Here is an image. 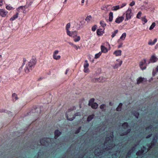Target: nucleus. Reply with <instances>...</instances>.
I'll return each instance as SVG.
<instances>
[{"label": "nucleus", "mask_w": 158, "mask_h": 158, "mask_svg": "<svg viewBox=\"0 0 158 158\" xmlns=\"http://www.w3.org/2000/svg\"><path fill=\"white\" fill-rule=\"evenodd\" d=\"M113 137L114 133L112 131L110 136L106 138L104 143L102 144V146H99V148L95 149V155L100 156L99 158H102V157L108 153L109 155H112V158H118L120 155V151L118 149L114 150L116 146L113 142Z\"/></svg>", "instance_id": "obj_1"}, {"label": "nucleus", "mask_w": 158, "mask_h": 158, "mask_svg": "<svg viewBox=\"0 0 158 158\" xmlns=\"http://www.w3.org/2000/svg\"><path fill=\"white\" fill-rule=\"evenodd\" d=\"M36 63V58L35 57H32L30 60L26 64V67L24 69L26 73H28L31 71L32 69L34 68Z\"/></svg>", "instance_id": "obj_2"}, {"label": "nucleus", "mask_w": 158, "mask_h": 158, "mask_svg": "<svg viewBox=\"0 0 158 158\" xmlns=\"http://www.w3.org/2000/svg\"><path fill=\"white\" fill-rule=\"evenodd\" d=\"M51 141V139L49 138H45L40 140V143L42 146H45V147H47L50 144L49 141Z\"/></svg>", "instance_id": "obj_3"}, {"label": "nucleus", "mask_w": 158, "mask_h": 158, "mask_svg": "<svg viewBox=\"0 0 158 158\" xmlns=\"http://www.w3.org/2000/svg\"><path fill=\"white\" fill-rule=\"evenodd\" d=\"M157 136L153 137L152 143L148 144V145L149 150L153 148L156 145L157 143Z\"/></svg>", "instance_id": "obj_4"}, {"label": "nucleus", "mask_w": 158, "mask_h": 158, "mask_svg": "<svg viewBox=\"0 0 158 158\" xmlns=\"http://www.w3.org/2000/svg\"><path fill=\"white\" fill-rule=\"evenodd\" d=\"M148 151V148H147L143 146L141 148L140 150H139L136 153V155L137 156H141L145 154Z\"/></svg>", "instance_id": "obj_5"}, {"label": "nucleus", "mask_w": 158, "mask_h": 158, "mask_svg": "<svg viewBox=\"0 0 158 158\" xmlns=\"http://www.w3.org/2000/svg\"><path fill=\"white\" fill-rule=\"evenodd\" d=\"M132 16V14L131 13V9L129 8L126 12L125 20H127L131 19Z\"/></svg>", "instance_id": "obj_6"}, {"label": "nucleus", "mask_w": 158, "mask_h": 158, "mask_svg": "<svg viewBox=\"0 0 158 158\" xmlns=\"http://www.w3.org/2000/svg\"><path fill=\"white\" fill-rule=\"evenodd\" d=\"M137 145H135V147H133L131 149L129 150L127 154V156L126 158H130L131 154L135 153V147Z\"/></svg>", "instance_id": "obj_7"}, {"label": "nucleus", "mask_w": 158, "mask_h": 158, "mask_svg": "<svg viewBox=\"0 0 158 158\" xmlns=\"http://www.w3.org/2000/svg\"><path fill=\"white\" fill-rule=\"evenodd\" d=\"M74 107H73V109L71 110V109H69L68 110V112L67 113H66L65 115L66 117L67 118V119L69 120V121H72L75 118V117L77 115H76V114H75L72 118H69V117L68 116V113H69L71 111V110H73L74 109Z\"/></svg>", "instance_id": "obj_8"}, {"label": "nucleus", "mask_w": 158, "mask_h": 158, "mask_svg": "<svg viewBox=\"0 0 158 158\" xmlns=\"http://www.w3.org/2000/svg\"><path fill=\"white\" fill-rule=\"evenodd\" d=\"M59 51L58 50H56L54 51L53 54V58L56 60H58L60 59V56L58 55L57 56V54L58 53Z\"/></svg>", "instance_id": "obj_9"}, {"label": "nucleus", "mask_w": 158, "mask_h": 158, "mask_svg": "<svg viewBox=\"0 0 158 158\" xmlns=\"http://www.w3.org/2000/svg\"><path fill=\"white\" fill-rule=\"evenodd\" d=\"M8 12L7 11L5 10H4L1 9L0 10V15L2 17H5L8 13Z\"/></svg>", "instance_id": "obj_10"}, {"label": "nucleus", "mask_w": 158, "mask_h": 158, "mask_svg": "<svg viewBox=\"0 0 158 158\" xmlns=\"http://www.w3.org/2000/svg\"><path fill=\"white\" fill-rule=\"evenodd\" d=\"M124 19V17L123 16L118 17L116 18L115 20V22L118 23H119L122 22Z\"/></svg>", "instance_id": "obj_11"}, {"label": "nucleus", "mask_w": 158, "mask_h": 158, "mask_svg": "<svg viewBox=\"0 0 158 158\" xmlns=\"http://www.w3.org/2000/svg\"><path fill=\"white\" fill-rule=\"evenodd\" d=\"M77 32L76 31L72 32L70 31V33H69V35H68L70 37L75 38L77 36Z\"/></svg>", "instance_id": "obj_12"}, {"label": "nucleus", "mask_w": 158, "mask_h": 158, "mask_svg": "<svg viewBox=\"0 0 158 158\" xmlns=\"http://www.w3.org/2000/svg\"><path fill=\"white\" fill-rule=\"evenodd\" d=\"M55 137L54 138L55 139H57V138L61 134V133L60 131H59L58 130H56L55 131Z\"/></svg>", "instance_id": "obj_13"}, {"label": "nucleus", "mask_w": 158, "mask_h": 158, "mask_svg": "<svg viewBox=\"0 0 158 158\" xmlns=\"http://www.w3.org/2000/svg\"><path fill=\"white\" fill-rule=\"evenodd\" d=\"M146 60L145 59H144L143 61H142L140 63V66L141 69L142 70L145 69L146 68V67L145 65L144 67L143 66V65L144 64H145L146 63Z\"/></svg>", "instance_id": "obj_14"}, {"label": "nucleus", "mask_w": 158, "mask_h": 158, "mask_svg": "<svg viewBox=\"0 0 158 158\" xmlns=\"http://www.w3.org/2000/svg\"><path fill=\"white\" fill-rule=\"evenodd\" d=\"M40 145L38 144V143L35 144H34V145L32 146L31 147V148L32 149H36L35 150H37V149H38L39 148H40Z\"/></svg>", "instance_id": "obj_15"}, {"label": "nucleus", "mask_w": 158, "mask_h": 158, "mask_svg": "<svg viewBox=\"0 0 158 158\" xmlns=\"http://www.w3.org/2000/svg\"><path fill=\"white\" fill-rule=\"evenodd\" d=\"M158 58L154 56H152L150 59V60L152 62H155L158 60Z\"/></svg>", "instance_id": "obj_16"}, {"label": "nucleus", "mask_w": 158, "mask_h": 158, "mask_svg": "<svg viewBox=\"0 0 158 158\" xmlns=\"http://www.w3.org/2000/svg\"><path fill=\"white\" fill-rule=\"evenodd\" d=\"M122 51L121 50H116L114 52V54L116 56H121V55Z\"/></svg>", "instance_id": "obj_17"}, {"label": "nucleus", "mask_w": 158, "mask_h": 158, "mask_svg": "<svg viewBox=\"0 0 158 158\" xmlns=\"http://www.w3.org/2000/svg\"><path fill=\"white\" fill-rule=\"evenodd\" d=\"M70 27V24L69 23H68L66 27V32L67 35H69V33H70V31L69 29Z\"/></svg>", "instance_id": "obj_18"}, {"label": "nucleus", "mask_w": 158, "mask_h": 158, "mask_svg": "<svg viewBox=\"0 0 158 158\" xmlns=\"http://www.w3.org/2000/svg\"><path fill=\"white\" fill-rule=\"evenodd\" d=\"M97 33L98 35H101L103 33V30L102 29H98L97 31Z\"/></svg>", "instance_id": "obj_19"}, {"label": "nucleus", "mask_w": 158, "mask_h": 158, "mask_svg": "<svg viewBox=\"0 0 158 158\" xmlns=\"http://www.w3.org/2000/svg\"><path fill=\"white\" fill-rule=\"evenodd\" d=\"M113 19V13L112 12H110L109 14V22H111Z\"/></svg>", "instance_id": "obj_20"}, {"label": "nucleus", "mask_w": 158, "mask_h": 158, "mask_svg": "<svg viewBox=\"0 0 158 158\" xmlns=\"http://www.w3.org/2000/svg\"><path fill=\"white\" fill-rule=\"evenodd\" d=\"M144 77H140L138 78L137 79V83L139 84L140 83H141L144 80Z\"/></svg>", "instance_id": "obj_21"}, {"label": "nucleus", "mask_w": 158, "mask_h": 158, "mask_svg": "<svg viewBox=\"0 0 158 158\" xmlns=\"http://www.w3.org/2000/svg\"><path fill=\"white\" fill-rule=\"evenodd\" d=\"M131 131V129H129L126 131L122 133L121 135V136H124L127 135Z\"/></svg>", "instance_id": "obj_22"}, {"label": "nucleus", "mask_w": 158, "mask_h": 158, "mask_svg": "<svg viewBox=\"0 0 158 158\" xmlns=\"http://www.w3.org/2000/svg\"><path fill=\"white\" fill-rule=\"evenodd\" d=\"M19 14L18 13H16V14L14 15L10 19V21H12L17 18L18 17Z\"/></svg>", "instance_id": "obj_23"}, {"label": "nucleus", "mask_w": 158, "mask_h": 158, "mask_svg": "<svg viewBox=\"0 0 158 158\" xmlns=\"http://www.w3.org/2000/svg\"><path fill=\"white\" fill-rule=\"evenodd\" d=\"M98 81L99 82H104L106 81V79L102 77H101L98 78H97Z\"/></svg>", "instance_id": "obj_24"}, {"label": "nucleus", "mask_w": 158, "mask_h": 158, "mask_svg": "<svg viewBox=\"0 0 158 158\" xmlns=\"http://www.w3.org/2000/svg\"><path fill=\"white\" fill-rule=\"evenodd\" d=\"M101 50L102 52L106 53L108 51L107 48L103 45L101 46Z\"/></svg>", "instance_id": "obj_25"}, {"label": "nucleus", "mask_w": 158, "mask_h": 158, "mask_svg": "<svg viewBox=\"0 0 158 158\" xmlns=\"http://www.w3.org/2000/svg\"><path fill=\"white\" fill-rule=\"evenodd\" d=\"M156 39H154L153 42H152V40H150L149 41L148 44L149 45H152L155 44L156 42Z\"/></svg>", "instance_id": "obj_26"}, {"label": "nucleus", "mask_w": 158, "mask_h": 158, "mask_svg": "<svg viewBox=\"0 0 158 158\" xmlns=\"http://www.w3.org/2000/svg\"><path fill=\"white\" fill-rule=\"evenodd\" d=\"M157 73H158V65L155 69V70H153L152 71V74L154 76Z\"/></svg>", "instance_id": "obj_27"}, {"label": "nucleus", "mask_w": 158, "mask_h": 158, "mask_svg": "<svg viewBox=\"0 0 158 158\" xmlns=\"http://www.w3.org/2000/svg\"><path fill=\"white\" fill-rule=\"evenodd\" d=\"M91 107L92 108L96 109L98 107V104L96 103H94L91 104Z\"/></svg>", "instance_id": "obj_28"}, {"label": "nucleus", "mask_w": 158, "mask_h": 158, "mask_svg": "<svg viewBox=\"0 0 158 158\" xmlns=\"http://www.w3.org/2000/svg\"><path fill=\"white\" fill-rule=\"evenodd\" d=\"M94 116V114H92L89 116L87 118V121L88 122H90L92 119L93 118Z\"/></svg>", "instance_id": "obj_29"}, {"label": "nucleus", "mask_w": 158, "mask_h": 158, "mask_svg": "<svg viewBox=\"0 0 158 158\" xmlns=\"http://www.w3.org/2000/svg\"><path fill=\"white\" fill-rule=\"evenodd\" d=\"M133 114L136 118H138L139 115V113L137 111H134L133 112Z\"/></svg>", "instance_id": "obj_30"}, {"label": "nucleus", "mask_w": 158, "mask_h": 158, "mask_svg": "<svg viewBox=\"0 0 158 158\" xmlns=\"http://www.w3.org/2000/svg\"><path fill=\"white\" fill-rule=\"evenodd\" d=\"M123 105V104L122 103H119L118 106L116 108V110L117 111H121L122 109V107Z\"/></svg>", "instance_id": "obj_31"}, {"label": "nucleus", "mask_w": 158, "mask_h": 158, "mask_svg": "<svg viewBox=\"0 0 158 158\" xmlns=\"http://www.w3.org/2000/svg\"><path fill=\"white\" fill-rule=\"evenodd\" d=\"M122 63V61H120V62L118 64H116L115 66H114V69H116L118 68L119 66H120Z\"/></svg>", "instance_id": "obj_32"}, {"label": "nucleus", "mask_w": 158, "mask_h": 158, "mask_svg": "<svg viewBox=\"0 0 158 158\" xmlns=\"http://www.w3.org/2000/svg\"><path fill=\"white\" fill-rule=\"evenodd\" d=\"M122 126L124 129H125L128 127V125L127 123L125 122L122 124Z\"/></svg>", "instance_id": "obj_33"}, {"label": "nucleus", "mask_w": 158, "mask_h": 158, "mask_svg": "<svg viewBox=\"0 0 158 158\" xmlns=\"http://www.w3.org/2000/svg\"><path fill=\"white\" fill-rule=\"evenodd\" d=\"M120 8V5H117L113 6L112 9L113 10H116Z\"/></svg>", "instance_id": "obj_34"}, {"label": "nucleus", "mask_w": 158, "mask_h": 158, "mask_svg": "<svg viewBox=\"0 0 158 158\" xmlns=\"http://www.w3.org/2000/svg\"><path fill=\"white\" fill-rule=\"evenodd\" d=\"M126 33H123L120 37V39L122 40H124L126 37Z\"/></svg>", "instance_id": "obj_35"}, {"label": "nucleus", "mask_w": 158, "mask_h": 158, "mask_svg": "<svg viewBox=\"0 0 158 158\" xmlns=\"http://www.w3.org/2000/svg\"><path fill=\"white\" fill-rule=\"evenodd\" d=\"M118 30H115L114 32H112V35H111V37L112 38H113L115 35L118 32Z\"/></svg>", "instance_id": "obj_36"}, {"label": "nucleus", "mask_w": 158, "mask_h": 158, "mask_svg": "<svg viewBox=\"0 0 158 158\" xmlns=\"http://www.w3.org/2000/svg\"><path fill=\"white\" fill-rule=\"evenodd\" d=\"M100 24L103 27H105L106 26V24L103 21L101 20L100 22Z\"/></svg>", "instance_id": "obj_37"}, {"label": "nucleus", "mask_w": 158, "mask_h": 158, "mask_svg": "<svg viewBox=\"0 0 158 158\" xmlns=\"http://www.w3.org/2000/svg\"><path fill=\"white\" fill-rule=\"evenodd\" d=\"M155 25H156V23L154 22L153 23L149 28V30H152L154 28V27H155Z\"/></svg>", "instance_id": "obj_38"}, {"label": "nucleus", "mask_w": 158, "mask_h": 158, "mask_svg": "<svg viewBox=\"0 0 158 158\" xmlns=\"http://www.w3.org/2000/svg\"><path fill=\"white\" fill-rule=\"evenodd\" d=\"M102 54V52H99L98 53L95 54V58L97 59Z\"/></svg>", "instance_id": "obj_39"}, {"label": "nucleus", "mask_w": 158, "mask_h": 158, "mask_svg": "<svg viewBox=\"0 0 158 158\" xmlns=\"http://www.w3.org/2000/svg\"><path fill=\"white\" fill-rule=\"evenodd\" d=\"M12 96L14 99H15V100H16L18 99V98L17 96V95L14 93L12 94Z\"/></svg>", "instance_id": "obj_40"}, {"label": "nucleus", "mask_w": 158, "mask_h": 158, "mask_svg": "<svg viewBox=\"0 0 158 158\" xmlns=\"http://www.w3.org/2000/svg\"><path fill=\"white\" fill-rule=\"evenodd\" d=\"M27 6H20V7H19L18 8V10H20V9H22V10H24V9H25L26 8H27Z\"/></svg>", "instance_id": "obj_41"}, {"label": "nucleus", "mask_w": 158, "mask_h": 158, "mask_svg": "<svg viewBox=\"0 0 158 158\" xmlns=\"http://www.w3.org/2000/svg\"><path fill=\"white\" fill-rule=\"evenodd\" d=\"M27 6H20V7H19L18 8V10H20V9H22V10H24V9H25L26 8H27Z\"/></svg>", "instance_id": "obj_42"}, {"label": "nucleus", "mask_w": 158, "mask_h": 158, "mask_svg": "<svg viewBox=\"0 0 158 158\" xmlns=\"http://www.w3.org/2000/svg\"><path fill=\"white\" fill-rule=\"evenodd\" d=\"M91 19V16L90 15L88 16L85 19V20L87 22H89L90 21Z\"/></svg>", "instance_id": "obj_43"}, {"label": "nucleus", "mask_w": 158, "mask_h": 158, "mask_svg": "<svg viewBox=\"0 0 158 158\" xmlns=\"http://www.w3.org/2000/svg\"><path fill=\"white\" fill-rule=\"evenodd\" d=\"M142 21L143 22H144V23H143V24H144L148 21V20L146 19L145 17L142 18Z\"/></svg>", "instance_id": "obj_44"}, {"label": "nucleus", "mask_w": 158, "mask_h": 158, "mask_svg": "<svg viewBox=\"0 0 158 158\" xmlns=\"http://www.w3.org/2000/svg\"><path fill=\"white\" fill-rule=\"evenodd\" d=\"M89 66V64L88 63V61L87 60H85V63L84 65V67H88Z\"/></svg>", "instance_id": "obj_45"}, {"label": "nucleus", "mask_w": 158, "mask_h": 158, "mask_svg": "<svg viewBox=\"0 0 158 158\" xmlns=\"http://www.w3.org/2000/svg\"><path fill=\"white\" fill-rule=\"evenodd\" d=\"M80 40V36H78L76 38H75L74 39V41L78 42Z\"/></svg>", "instance_id": "obj_46"}, {"label": "nucleus", "mask_w": 158, "mask_h": 158, "mask_svg": "<svg viewBox=\"0 0 158 158\" xmlns=\"http://www.w3.org/2000/svg\"><path fill=\"white\" fill-rule=\"evenodd\" d=\"M106 106V105L105 104H102L100 106V107L101 109L102 110V111L104 110V109L105 107Z\"/></svg>", "instance_id": "obj_47"}, {"label": "nucleus", "mask_w": 158, "mask_h": 158, "mask_svg": "<svg viewBox=\"0 0 158 158\" xmlns=\"http://www.w3.org/2000/svg\"><path fill=\"white\" fill-rule=\"evenodd\" d=\"M141 14L142 13L140 11H139L137 15L136 18L138 19H139Z\"/></svg>", "instance_id": "obj_48"}, {"label": "nucleus", "mask_w": 158, "mask_h": 158, "mask_svg": "<svg viewBox=\"0 0 158 158\" xmlns=\"http://www.w3.org/2000/svg\"><path fill=\"white\" fill-rule=\"evenodd\" d=\"M84 71L85 73H88L89 72V70L88 68V67H84Z\"/></svg>", "instance_id": "obj_49"}, {"label": "nucleus", "mask_w": 158, "mask_h": 158, "mask_svg": "<svg viewBox=\"0 0 158 158\" xmlns=\"http://www.w3.org/2000/svg\"><path fill=\"white\" fill-rule=\"evenodd\" d=\"M6 8L7 10H10L12 8V7L9 6H6Z\"/></svg>", "instance_id": "obj_50"}, {"label": "nucleus", "mask_w": 158, "mask_h": 158, "mask_svg": "<svg viewBox=\"0 0 158 158\" xmlns=\"http://www.w3.org/2000/svg\"><path fill=\"white\" fill-rule=\"evenodd\" d=\"M81 129V127H79V128L77 130H76V131L75 133L77 134V133H79L80 132Z\"/></svg>", "instance_id": "obj_51"}, {"label": "nucleus", "mask_w": 158, "mask_h": 158, "mask_svg": "<svg viewBox=\"0 0 158 158\" xmlns=\"http://www.w3.org/2000/svg\"><path fill=\"white\" fill-rule=\"evenodd\" d=\"M96 27L97 26L96 25L93 26L92 28V30L93 31H94L96 29Z\"/></svg>", "instance_id": "obj_52"}, {"label": "nucleus", "mask_w": 158, "mask_h": 158, "mask_svg": "<svg viewBox=\"0 0 158 158\" xmlns=\"http://www.w3.org/2000/svg\"><path fill=\"white\" fill-rule=\"evenodd\" d=\"M94 98L91 99L89 101V104L91 103V104L92 103H94Z\"/></svg>", "instance_id": "obj_53"}, {"label": "nucleus", "mask_w": 158, "mask_h": 158, "mask_svg": "<svg viewBox=\"0 0 158 158\" xmlns=\"http://www.w3.org/2000/svg\"><path fill=\"white\" fill-rule=\"evenodd\" d=\"M23 66L22 65L19 68V70L17 71L18 73H20L21 71L22 70V67Z\"/></svg>", "instance_id": "obj_54"}, {"label": "nucleus", "mask_w": 158, "mask_h": 158, "mask_svg": "<svg viewBox=\"0 0 158 158\" xmlns=\"http://www.w3.org/2000/svg\"><path fill=\"white\" fill-rule=\"evenodd\" d=\"M73 47L75 48L76 50H77L78 48H80V47L79 46H77L76 45H73Z\"/></svg>", "instance_id": "obj_55"}, {"label": "nucleus", "mask_w": 158, "mask_h": 158, "mask_svg": "<svg viewBox=\"0 0 158 158\" xmlns=\"http://www.w3.org/2000/svg\"><path fill=\"white\" fill-rule=\"evenodd\" d=\"M152 126L151 125V126H149L147 127L146 128V130L151 129H152Z\"/></svg>", "instance_id": "obj_56"}, {"label": "nucleus", "mask_w": 158, "mask_h": 158, "mask_svg": "<svg viewBox=\"0 0 158 158\" xmlns=\"http://www.w3.org/2000/svg\"><path fill=\"white\" fill-rule=\"evenodd\" d=\"M92 81L94 82H97L98 81V79L97 78H94L92 80Z\"/></svg>", "instance_id": "obj_57"}, {"label": "nucleus", "mask_w": 158, "mask_h": 158, "mask_svg": "<svg viewBox=\"0 0 158 158\" xmlns=\"http://www.w3.org/2000/svg\"><path fill=\"white\" fill-rule=\"evenodd\" d=\"M135 4V2L134 1H132L131 2L130 4V6H133Z\"/></svg>", "instance_id": "obj_58"}, {"label": "nucleus", "mask_w": 158, "mask_h": 158, "mask_svg": "<svg viewBox=\"0 0 158 158\" xmlns=\"http://www.w3.org/2000/svg\"><path fill=\"white\" fill-rule=\"evenodd\" d=\"M41 152H40V151H39L38 152V156H37V158H39V157H40V154H41ZM42 155V154H41V156Z\"/></svg>", "instance_id": "obj_59"}, {"label": "nucleus", "mask_w": 158, "mask_h": 158, "mask_svg": "<svg viewBox=\"0 0 158 158\" xmlns=\"http://www.w3.org/2000/svg\"><path fill=\"white\" fill-rule=\"evenodd\" d=\"M152 134H150L148 135L146 137V138L147 139H148L149 138H150L151 137V136H152Z\"/></svg>", "instance_id": "obj_60"}, {"label": "nucleus", "mask_w": 158, "mask_h": 158, "mask_svg": "<svg viewBox=\"0 0 158 158\" xmlns=\"http://www.w3.org/2000/svg\"><path fill=\"white\" fill-rule=\"evenodd\" d=\"M126 4L125 3H123L122 5L120 6V8H122Z\"/></svg>", "instance_id": "obj_61"}, {"label": "nucleus", "mask_w": 158, "mask_h": 158, "mask_svg": "<svg viewBox=\"0 0 158 158\" xmlns=\"http://www.w3.org/2000/svg\"><path fill=\"white\" fill-rule=\"evenodd\" d=\"M26 60L25 58H23V63L22 64V66H23L25 64V62L26 61Z\"/></svg>", "instance_id": "obj_62"}, {"label": "nucleus", "mask_w": 158, "mask_h": 158, "mask_svg": "<svg viewBox=\"0 0 158 158\" xmlns=\"http://www.w3.org/2000/svg\"><path fill=\"white\" fill-rule=\"evenodd\" d=\"M5 111V110H0V113H2L4 112Z\"/></svg>", "instance_id": "obj_63"}, {"label": "nucleus", "mask_w": 158, "mask_h": 158, "mask_svg": "<svg viewBox=\"0 0 158 158\" xmlns=\"http://www.w3.org/2000/svg\"><path fill=\"white\" fill-rule=\"evenodd\" d=\"M122 44L119 45L118 46V48H121L122 47Z\"/></svg>", "instance_id": "obj_64"}]
</instances>
